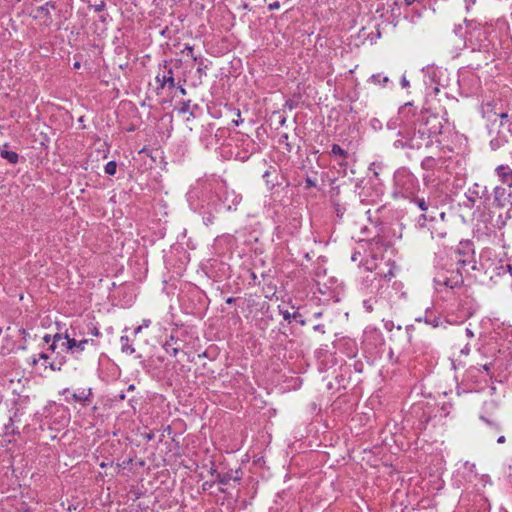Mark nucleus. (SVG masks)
<instances>
[{"instance_id": "obj_45", "label": "nucleus", "mask_w": 512, "mask_h": 512, "mask_svg": "<svg viewBox=\"0 0 512 512\" xmlns=\"http://www.w3.org/2000/svg\"><path fill=\"white\" fill-rule=\"evenodd\" d=\"M314 330H315V331H318V332H320V333H324V332H325V331H324V326H323L322 324L315 325V326H314Z\"/></svg>"}, {"instance_id": "obj_18", "label": "nucleus", "mask_w": 512, "mask_h": 512, "mask_svg": "<svg viewBox=\"0 0 512 512\" xmlns=\"http://www.w3.org/2000/svg\"><path fill=\"white\" fill-rule=\"evenodd\" d=\"M438 161L431 156L425 157L421 162L422 169L426 171H432L436 168Z\"/></svg>"}, {"instance_id": "obj_35", "label": "nucleus", "mask_w": 512, "mask_h": 512, "mask_svg": "<svg viewBox=\"0 0 512 512\" xmlns=\"http://www.w3.org/2000/svg\"><path fill=\"white\" fill-rule=\"evenodd\" d=\"M106 7V4L104 1H101L99 4L93 5L92 8L95 12H102Z\"/></svg>"}, {"instance_id": "obj_25", "label": "nucleus", "mask_w": 512, "mask_h": 512, "mask_svg": "<svg viewBox=\"0 0 512 512\" xmlns=\"http://www.w3.org/2000/svg\"><path fill=\"white\" fill-rule=\"evenodd\" d=\"M64 363H65V359L62 357V358L56 359V360L52 361L51 363H49V368L53 371H60L62 369V366L64 365Z\"/></svg>"}, {"instance_id": "obj_13", "label": "nucleus", "mask_w": 512, "mask_h": 512, "mask_svg": "<svg viewBox=\"0 0 512 512\" xmlns=\"http://www.w3.org/2000/svg\"><path fill=\"white\" fill-rule=\"evenodd\" d=\"M395 148H409V149H420L422 147V143L416 140L415 135L411 138H400L394 142Z\"/></svg>"}, {"instance_id": "obj_22", "label": "nucleus", "mask_w": 512, "mask_h": 512, "mask_svg": "<svg viewBox=\"0 0 512 512\" xmlns=\"http://www.w3.org/2000/svg\"><path fill=\"white\" fill-rule=\"evenodd\" d=\"M368 81L373 84L385 86L389 82V78L387 76H383L381 73H378L373 74Z\"/></svg>"}, {"instance_id": "obj_36", "label": "nucleus", "mask_w": 512, "mask_h": 512, "mask_svg": "<svg viewBox=\"0 0 512 512\" xmlns=\"http://www.w3.org/2000/svg\"><path fill=\"white\" fill-rule=\"evenodd\" d=\"M203 221H204V224L208 226L213 223L214 216L212 215V213H208L207 216L203 217Z\"/></svg>"}, {"instance_id": "obj_60", "label": "nucleus", "mask_w": 512, "mask_h": 512, "mask_svg": "<svg viewBox=\"0 0 512 512\" xmlns=\"http://www.w3.org/2000/svg\"><path fill=\"white\" fill-rule=\"evenodd\" d=\"M203 486H204V489H205L206 487H211V486H212V484H210L209 482H205V483L203 484Z\"/></svg>"}, {"instance_id": "obj_52", "label": "nucleus", "mask_w": 512, "mask_h": 512, "mask_svg": "<svg viewBox=\"0 0 512 512\" xmlns=\"http://www.w3.org/2000/svg\"><path fill=\"white\" fill-rule=\"evenodd\" d=\"M60 346H61L62 348H65V349L67 350V340H62V342H61Z\"/></svg>"}, {"instance_id": "obj_29", "label": "nucleus", "mask_w": 512, "mask_h": 512, "mask_svg": "<svg viewBox=\"0 0 512 512\" xmlns=\"http://www.w3.org/2000/svg\"><path fill=\"white\" fill-rule=\"evenodd\" d=\"M163 347H164L165 351H166L168 354L172 355V356H176V355H177V353L179 352V348L174 347V346L171 344V342H166V343L164 344V346H163Z\"/></svg>"}, {"instance_id": "obj_44", "label": "nucleus", "mask_w": 512, "mask_h": 512, "mask_svg": "<svg viewBox=\"0 0 512 512\" xmlns=\"http://www.w3.org/2000/svg\"><path fill=\"white\" fill-rule=\"evenodd\" d=\"M385 328L388 330V331H391L392 328L394 327V324L392 321H386L385 324H384Z\"/></svg>"}, {"instance_id": "obj_5", "label": "nucleus", "mask_w": 512, "mask_h": 512, "mask_svg": "<svg viewBox=\"0 0 512 512\" xmlns=\"http://www.w3.org/2000/svg\"><path fill=\"white\" fill-rule=\"evenodd\" d=\"M463 282V273L460 269L451 271L450 275L442 273L434 278V283L437 287L445 286L450 289L460 287Z\"/></svg>"}, {"instance_id": "obj_14", "label": "nucleus", "mask_w": 512, "mask_h": 512, "mask_svg": "<svg viewBox=\"0 0 512 512\" xmlns=\"http://www.w3.org/2000/svg\"><path fill=\"white\" fill-rule=\"evenodd\" d=\"M500 123L499 127L505 129L507 132L512 134V113H508L504 111L500 114Z\"/></svg>"}, {"instance_id": "obj_3", "label": "nucleus", "mask_w": 512, "mask_h": 512, "mask_svg": "<svg viewBox=\"0 0 512 512\" xmlns=\"http://www.w3.org/2000/svg\"><path fill=\"white\" fill-rule=\"evenodd\" d=\"M455 261L457 264V269H460L462 273H468L470 270L476 269L475 254L474 251L470 248L469 244L464 246V250L458 249L455 252Z\"/></svg>"}, {"instance_id": "obj_4", "label": "nucleus", "mask_w": 512, "mask_h": 512, "mask_svg": "<svg viewBox=\"0 0 512 512\" xmlns=\"http://www.w3.org/2000/svg\"><path fill=\"white\" fill-rule=\"evenodd\" d=\"M491 25H479L469 31V41L475 42L479 50H488L492 44L490 40Z\"/></svg>"}, {"instance_id": "obj_7", "label": "nucleus", "mask_w": 512, "mask_h": 512, "mask_svg": "<svg viewBox=\"0 0 512 512\" xmlns=\"http://www.w3.org/2000/svg\"><path fill=\"white\" fill-rule=\"evenodd\" d=\"M384 285V278L379 276V272L369 273L363 278L361 289L367 293L378 294Z\"/></svg>"}, {"instance_id": "obj_37", "label": "nucleus", "mask_w": 512, "mask_h": 512, "mask_svg": "<svg viewBox=\"0 0 512 512\" xmlns=\"http://www.w3.org/2000/svg\"><path fill=\"white\" fill-rule=\"evenodd\" d=\"M62 340H65V335H62L60 333H56L55 335L52 336V342L53 343H57L58 344V342L62 341Z\"/></svg>"}, {"instance_id": "obj_6", "label": "nucleus", "mask_w": 512, "mask_h": 512, "mask_svg": "<svg viewBox=\"0 0 512 512\" xmlns=\"http://www.w3.org/2000/svg\"><path fill=\"white\" fill-rule=\"evenodd\" d=\"M155 80L159 84L158 89H164L165 86H168L169 88L175 87L174 72L173 69L168 66L167 61H164L163 65L159 66V71Z\"/></svg>"}, {"instance_id": "obj_8", "label": "nucleus", "mask_w": 512, "mask_h": 512, "mask_svg": "<svg viewBox=\"0 0 512 512\" xmlns=\"http://www.w3.org/2000/svg\"><path fill=\"white\" fill-rule=\"evenodd\" d=\"M65 340H67V350L72 354L82 353L87 345L97 346V343L93 339L83 338L77 340L75 337H71L68 332L65 333Z\"/></svg>"}, {"instance_id": "obj_47", "label": "nucleus", "mask_w": 512, "mask_h": 512, "mask_svg": "<svg viewBox=\"0 0 512 512\" xmlns=\"http://www.w3.org/2000/svg\"><path fill=\"white\" fill-rule=\"evenodd\" d=\"M43 340H44V342L49 343L50 341H52V336H51V335H49V334H46V335L43 337Z\"/></svg>"}, {"instance_id": "obj_34", "label": "nucleus", "mask_w": 512, "mask_h": 512, "mask_svg": "<svg viewBox=\"0 0 512 512\" xmlns=\"http://www.w3.org/2000/svg\"><path fill=\"white\" fill-rule=\"evenodd\" d=\"M186 52L187 55L191 56V58L194 60V61H197L198 58L194 55L193 53V46H190V45H186L184 50H183V53Z\"/></svg>"}, {"instance_id": "obj_48", "label": "nucleus", "mask_w": 512, "mask_h": 512, "mask_svg": "<svg viewBox=\"0 0 512 512\" xmlns=\"http://www.w3.org/2000/svg\"><path fill=\"white\" fill-rule=\"evenodd\" d=\"M232 480H234V481H240V476L238 475V472H237V471L233 472V478H232Z\"/></svg>"}, {"instance_id": "obj_40", "label": "nucleus", "mask_w": 512, "mask_h": 512, "mask_svg": "<svg viewBox=\"0 0 512 512\" xmlns=\"http://www.w3.org/2000/svg\"><path fill=\"white\" fill-rule=\"evenodd\" d=\"M280 8V2L279 1H275V2H272L268 5V9L270 11H273V10H276V9H279Z\"/></svg>"}, {"instance_id": "obj_11", "label": "nucleus", "mask_w": 512, "mask_h": 512, "mask_svg": "<svg viewBox=\"0 0 512 512\" xmlns=\"http://www.w3.org/2000/svg\"><path fill=\"white\" fill-rule=\"evenodd\" d=\"M330 154L335 157L339 166L346 168L348 166V151L342 149L338 144H333Z\"/></svg>"}, {"instance_id": "obj_55", "label": "nucleus", "mask_w": 512, "mask_h": 512, "mask_svg": "<svg viewBox=\"0 0 512 512\" xmlns=\"http://www.w3.org/2000/svg\"><path fill=\"white\" fill-rule=\"evenodd\" d=\"M142 327H143L142 325L138 326V327L135 329V331H134V332H135V334L140 333V332H141V330H142Z\"/></svg>"}, {"instance_id": "obj_62", "label": "nucleus", "mask_w": 512, "mask_h": 512, "mask_svg": "<svg viewBox=\"0 0 512 512\" xmlns=\"http://www.w3.org/2000/svg\"><path fill=\"white\" fill-rule=\"evenodd\" d=\"M119 398H120V399H124V398H125V395L122 393V394H120V395H119Z\"/></svg>"}, {"instance_id": "obj_23", "label": "nucleus", "mask_w": 512, "mask_h": 512, "mask_svg": "<svg viewBox=\"0 0 512 512\" xmlns=\"http://www.w3.org/2000/svg\"><path fill=\"white\" fill-rule=\"evenodd\" d=\"M425 322L436 328L441 324V318L439 316L430 314L425 316Z\"/></svg>"}, {"instance_id": "obj_56", "label": "nucleus", "mask_w": 512, "mask_h": 512, "mask_svg": "<svg viewBox=\"0 0 512 512\" xmlns=\"http://www.w3.org/2000/svg\"><path fill=\"white\" fill-rule=\"evenodd\" d=\"M150 324V320H144L143 326L148 327Z\"/></svg>"}, {"instance_id": "obj_17", "label": "nucleus", "mask_w": 512, "mask_h": 512, "mask_svg": "<svg viewBox=\"0 0 512 512\" xmlns=\"http://www.w3.org/2000/svg\"><path fill=\"white\" fill-rule=\"evenodd\" d=\"M121 342V351L127 355H131L135 352L134 347L129 343L130 340L128 336H121L120 338Z\"/></svg>"}, {"instance_id": "obj_32", "label": "nucleus", "mask_w": 512, "mask_h": 512, "mask_svg": "<svg viewBox=\"0 0 512 512\" xmlns=\"http://www.w3.org/2000/svg\"><path fill=\"white\" fill-rule=\"evenodd\" d=\"M379 276L384 278V284H387L394 277V272H393L392 268H389V270L387 272L379 273Z\"/></svg>"}, {"instance_id": "obj_46", "label": "nucleus", "mask_w": 512, "mask_h": 512, "mask_svg": "<svg viewBox=\"0 0 512 512\" xmlns=\"http://www.w3.org/2000/svg\"><path fill=\"white\" fill-rule=\"evenodd\" d=\"M58 347L57 343H53L49 346L48 350L54 352Z\"/></svg>"}, {"instance_id": "obj_30", "label": "nucleus", "mask_w": 512, "mask_h": 512, "mask_svg": "<svg viewBox=\"0 0 512 512\" xmlns=\"http://www.w3.org/2000/svg\"><path fill=\"white\" fill-rule=\"evenodd\" d=\"M49 6L51 8H53V9L55 8V4L54 3L47 2L44 5L40 6L38 8V11H40L43 14H45L46 16H50Z\"/></svg>"}, {"instance_id": "obj_10", "label": "nucleus", "mask_w": 512, "mask_h": 512, "mask_svg": "<svg viewBox=\"0 0 512 512\" xmlns=\"http://www.w3.org/2000/svg\"><path fill=\"white\" fill-rule=\"evenodd\" d=\"M494 173L503 186L512 189V169L508 165H498L495 168Z\"/></svg>"}, {"instance_id": "obj_53", "label": "nucleus", "mask_w": 512, "mask_h": 512, "mask_svg": "<svg viewBox=\"0 0 512 512\" xmlns=\"http://www.w3.org/2000/svg\"><path fill=\"white\" fill-rule=\"evenodd\" d=\"M39 358L33 357L31 360L32 365H36L38 363Z\"/></svg>"}, {"instance_id": "obj_15", "label": "nucleus", "mask_w": 512, "mask_h": 512, "mask_svg": "<svg viewBox=\"0 0 512 512\" xmlns=\"http://www.w3.org/2000/svg\"><path fill=\"white\" fill-rule=\"evenodd\" d=\"M496 275L504 277L506 280H510L512 276V265L509 263H501L495 267Z\"/></svg>"}, {"instance_id": "obj_38", "label": "nucleus", "mask_w": 512, "mask_h": 512, "mask_svg": "<svg viewBox=\"0 0 512 512\" xmlns=\"http://www.w3.org/2000/svg\"><path fill=\"white\" fill-rule=\"evenodd\" d=\"M432 132L430 133H427L426 131H422V130H419L418 131V134H419V137L420 139L422 140H425V139H430V135H431ZM433 133H436V131H434Z\"/></svg>"}, {"instance_id": "obj_2", "label": "nucleus", "mask_w": 512, "mask_h": 512, "mask_svg": "<svg viewBox=\"0 0 512 512\" xmlns=\"http://www.w3.org/2000/svg\"><path fill=\"white\" fill-rule=\"evenodd\" d=\"M491 207L504 209L507 208V218H511L512 209V190L503 185H497L492 191Z\"/></svg>"}, {"instance_id": "obj_58", "label": "nucleus", "mask_w": 512, "mask_h": 512, "mask_svg": "<svg viewBox=\"0 0 512 512\" xmlns=\"http://www.w3.org/2000/svg\"><path fill=\"white\" fill-rule=\"evenodd\" d=\"M490 144H491V146H492V148H493V149L495 148V146H497V143H495V140H492V141L490 142Z\"/></svg>"}, {"instance_id": "obj_27", "label": "nucleus", "mask_w": 512, "mask_h": 512, "mask_svg": "<svg viewBox=\"0 0 512 512\" xmlns=\"http://www.w3.org/2000/svg\"><path fill=\"white\" fill-rule=\"evenodd\" d=\"M480 196H483L482 199H483V204L485 207L491 206L492 195L489 194L486 186L483 188L482 192L480 193Z\"/></svg>"}, {"instance_id": "obj_19", "label": "nucleus", "mask_w": 512, "mask_h": 512, "mask_svg": "<svg viewBox=\"0 0 512 512\" xmlns=\"http://www.w3.org/2000/svg\"><path fill=\"white\" fill-rule=\"evenodd\" d=\"M410 200L413 201L422 212L429 210L432 203L429 199L426 200L425 198H418L415 196Z\"/></svg>"}, {"instance_id": "obj_26", "label": "nucleus", "mask_w": 512, "mask_h": 512, "mask_svg": "<svg viewBox=\"0 0 512 512\" xmlns=\"http://www.w3.org/2000/svg\"><path fill=\"white\" fill-rule=\"evenodd\" d=\"M91 395V392L86 394L84 391L80 393H73L72 398L76 402H86L89 400V396Z\"/></svg>"}, {"instance_id": "obj_24", "label": "nucleus", "mask_w": 512, "mask_h": 512, "mask_svg": "<svg viewBox=\"0 0 512 512\" xmlns=\"http://www.w3.org/2000/svg\"><path fill=\"white\" fill-rule=\"evenodd\" d=\"M377 303L376 298H369L363 301V307L366 312L371 313L374 310V305Z\"/></svg>"}, {"instance_id": "obj_43", "label": "nucleus", "mask_w": 512, "mask_h": 512, "mask_svg": "<svg viewBox=\"0 0 512 512\" xmlns=\"http://www.w3.org/2000/svg\"><path fill=\"white\" fill-rule=\"evenodd\" d=\"M476 3V0H465L466 10L469 11L471 6Z\"/></svg>"}, {"instance_id": "obj_49", "label": "nucleus", "mask_w": 512, "mask_h": 512, "mask_svg": "<svg viewBox=\"0 0 512 512\" xmlns=\"http://www.w3.org/2000/svg\"><path fill=\"white\" fill-rule=\"evenodd\" d=\"M49 358V356L46 354V353H40L39 354V359H42V360H47Z\"/></svg>"}, {"instance_id": "obj_61", "label": "nucleus", "mask_w": 512, "mask_h": 512, "mask_svg": "<svg viewBox=\"0 0 512 512\" xmlns=\"http://www.w3.org/2000/svg\"><path fill=\"white\" fill-rule=\"evenodd\" d=\"M197 72L198 73H202L203 72V68L202 67H198Z\"/></svg>"}, {"instance_id": "obj_16", "label": "nucleus", "mask_w": 512, "mask_h": 512, "mask_svg": "<svg viewBox=\"0 0 512 512\" xmlns=\"http://www.w3.org/2000/svg\"><path fill=\"white\" fill-rule=\"evenodd\" d=\"M466 197L470 202V207L475 205L477 199H482L483 196H480L479 184L475 183L473 187L469 188Z\"/></svg>"}, {"instance_id": "obj_28", "label": "nucleus", "mask_w": 512, "mask_h": 512, "mask_svg": "<svg viewBox=\"0 0 512 512\" xmlns=\"http://www.w3.org/2000/svg\"><path fill=\"white\" fill-rule=\"evenodd\" d=\"M116 170H117V163L115 161H109L104 167L105 173L108 175H111V176L116 173Z\"/></svg>"}, {"instance_id": "obj_21", "label": "nucleus", "mask_w": 512, "mask_h": 512, "mask_svg": "<svg viewBox=\"0 0 512 512\" xmlns=\"http://www.w3.org/2000/svg\"><path fill=\"white\" fill-rule=\"evenodd\" d=\"M1 157L6 159L11 164H16L19 160V155L14 151L1 150Z\"/></svg>"}, {"instance_id": "obj_63", "label": "nucleus", "mask_w": 512, "mask_h": 512, "mask_svg": "<svg viewBox=\"0 0 512 512\" xmlns=\"http://www.w3.org/2000/svg\"><path fill=\"white\" fill-rule=\"evenodd\" d=\"M468 351H469L468 348H465L462 350V353H468Z\"/></svg>"}, {"instance_id": "obj_33", "label": "nucleus", "mask_w": 512, "mask_h": 512, "mask_svg": "<svg viewBox=\"0 0 512 512\" xmlns=\"http://www.w3.org/2000/svg\"><path fill=\"white\" fill-rule=\"evenodd\" d=\"M281 314H282L283 318H284L285 320H288V321H290V320H291V318L296 319L298 316H301V315H300V314H298V313H293V314H291V313H290L289 311H287V310H285V311H281Z\"/></svg>"}, {"instance_id": "obj_51", "label": "nucleus", "mask_w": 512, "mask_h": 512, "mask_svg": "<svg viewBox=\"0 0 512 512\" xmlns=\"http://www.w3.org/2000/svg\"><path fill=\"white\" fill-rule=\"evenodd\" d=\"M178 89L182 95H186V89L183 86H179Z\"/></svg>"}, {"instance_id": "obj_42", "label": "nucleus", "mask_w": 512, "mask_h": 512, "mask_svg": "<svg viewBox=\"0 0 512 512\" xmlns=\"http://www.w3.org/2000/svg\"><path fill=\"white\" fill-rule=\"evenodd\" d=\"M401 86H402V88H408L409 87V81L407 80V78L405 76H403L402 79H401Z\"/></svg>"}, {"instance_id": "obj_1", "label": "nucleus", "mask_w": 512, "mask_h": 512, "mask_svg": "<svg viewBox=\"0 0 512 512\" xmlns=\"http://www.w3.org/2000/svg\"><path fill=\"white\" fill-rule=\"evenodd\" d=\"M419 189L417 178L407 169H398L394 174L393 196L412 199Z\"/></svg>"}, {"instance_id": "obj_31", "label": "nucleus", "mask_w": 512, "mask_h": 512, "mask_svg": "<svg viewBox=\"0 0 512 512\" xmlns=\"http://www.w3.org/2000/svg\"><path fill=\"white\" fill-rule=\"evenodd\" d=\"M190 100H187V101H183L181 103V108H180V112L181 113H189L191 116L194 117V113L192 111H190Z\"/></svg>"}, {"instance_id": "obj_59", "label": "nucleus", "mask_w": 512, "mask_h": 512, "mask_svg": "<svg viewBox=\"0 0 512 512\" xmlns=\"http://www.w3.org/2000/svg\"><path fill=\"white\" fill-rule=\"evenodd\" d=\"M490 144H491V146H492V148H493V149L495 148V146H497V143H495V140H492V141L490 142Z\"/></svg>"}, {"instance_id": "obj_41", "label": "nucleus", "mask_w": 512, "mask_h": 512, "mask_svg": "<svg viewBox=\"0 0 512 512\" xmlns=\"http://www.w3.org/2000/svg\"><path fill=\"white\" fill-rule=\"evenodd\" d=\"M305 183H306V187L310 188V187H315L316 186V181L315 180H312L311 178H306L305 180Z\"/></svg>"}, {"instance_id": "obj_9", "label": "nucleus", "mask_w": 512, "mask_h": 512, "mask_svg": "<svg viewBox=\"0 0 512 512\" xmlns=\"http://www.w3.org/2000/svg\"><path fill=\"white\" fill-rule=\"evenodd\" d=\"M498 102L491 101L482 105L481 113L482 117L487 119V121L492 124L496 123L500 117V114L503 112V109L499 107Z\"/></svg>"}, {"instance_id": "obj_54", "label": "nucleus", "mask_w": 512, "mask_h": 512, "mask_svg": "<svg viewBox=\"0 0 512 512\" xmlns=\"http://www.w3.org/2000/svg\"><path fill=\"white\" fill-rule=\"evenodd\" d=\"M497 442H498V443H504V442H505V437H504V436H500V437L497 439Z\"/></svg>"}, {"instance_id": "obj_20", "label": "nucleus", "mask_w": 512, "mask_h": 512, "mask_svg": "<svg viewBox=\"0 0 512 512\" xmlns=\"http://www.w3.org/2000/svg\"><path fill=\"white\" fill-rule=\"evenodd\" d=\"M213 473H216V481L222 485L228 484L233 478V471L222 474V473H218V472H216V470H214Z\"/></svg>"}, {"instance_id": "obj_64", "label": "nucleus", "mask_w": 512, "mask_h": 512, "mask_svg": "<svg viewBox=\"0 0 512 512\" xmlns=\"http://www.w3.org/2000/svg\"><path fill=\"white\" fill-rule=\"evenodd\" d=\"M79 66H80V64H79L78 62H76V63L74 64V67H75V68H78Z\"/></svg>"}, {"instance_id": "obj_50", "label": "nucleus", "mask_w": 512, "mask_h": 512, "mask_svg": "<svg viewBox=\"0 0 512 512\" xmlns=\"http://www.w3.org/2000/svg\"><path fill=\"white\" fill-rule=\"evenodd\" d=\"M235 301H236V299L234 297H229L226 299L227 304H233Z\"/></svg>"}, {"instance_id": "obj_57", "label": "nucleus", "mask_w": 512, "mask_h": 512, "mask_svg": "<svg viewBox=\"0 0 512 512\" xmlns=\"http://www.w3.org/2000/svg\"><path fill=\"white\" fill-rule=\"evenodd\" d=\"M483 369L488 372L490 367H489V365L485 364V365H483Z\"/></svg>"}, {"instance_id": "obj_39", "label": "nucleus", "mask_w": 512, "mask_h": 512, "mask_svg": "<svg viewBox=\"0 0 512 512\" xmlns=\"http://www.w3.org/2000/svg\"><path fill=\"white\" fill-rule=\"evenodd\" d=\"M92 336H95V337H99L101 336V332L99 331V329L95 326H92L90 328V332H89Z\"/></svg>"}, {"instance_id": "obj_12", "label": "nucleus", "mask_w": 512, "mask_h": 512, "mask_svg": "<svg viewBox=\"0 0 512 512\" xmlns=\"http://www.w3.org/2000/svg\"><path fill=\"white\" fill-rule=\"evenodd\" d=\"M438 213V207L431 203V207L429 210L424 211L417 219V224L419 227H425L427 221L436 220V215Z\"/></svg>"}]
</instances>
